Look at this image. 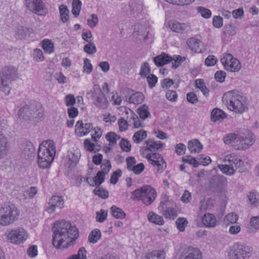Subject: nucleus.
<instances>
[{"label":"nucleus","mask_w":259,"mask_h":259,"mask_svg":"<svg viewBox=\"0 0 259 259\" xmlns=\"http://www.w3.org/2000/svg\"><path fill=\"white\" fill-rule=\"evenodd\" d=\"M9 151L8 138L2 130H0V159H3Z\"/></svg>","instance_id":"nucleus-18"},{"label":"nucleus","mask_w":259,"mask_h":259,"mask_svg":"<svg viewBox=\"0 0 259 259\" xmlns=\"http://www.w3.org/2000/svg\"><path fill=\"white\" fill-rule=\"evenodd\" d=\"M186 60L185 57H182L180 55H174L172 57V61L174 62H172V68L173 69H176L180 66L182 63Z\"/></svg>","instance_id":"nucleus-44"},{"label":"nucleus","mask_w":259,"mask_h":259,"mask_svg":"<svg viewBox=\"0 0 259 259\" xmlns=\"http://www.w3.org/2000/svg\"><path fill=\"white\" fill-rule=\"evenodd\" d=\"M22 154L25 159H31L34 157L35 150L31 142L25 141L22 145Z\"/></svg>","instance_id":"nucleus-19"},{"label":"nucleus","mask_w":259,"mask_h":259,"mask_svg":"<svg viewBox=\"0 0 259 259\" xmlns=\"http://www.w3.org/2000/svg\"><path fill=\"white\" fill-rule=\"evenodd\" d=\"M53 244L57 248H66L79 236L76 227L65 220L56 221L53 225Z\"/></svg>","instance_id":"nucleus-1"},{"label":"nucleus","mask_w":259,"mask_h":259,"mask_svg":"<svg viewBox=\"0 0 259 259\" xmlns=\"http://www.w3.org/2000/svg\"><path fill=\"white\" fill-rule=\"evenodd\" d=\"M26 8L31 12L40 16L48 13L45 4L41 0H25Z\"/></svg>","instance_id":"nucleus-12"},{"label":"nucleus","mask_w":259,"mask_h":259,"mask_svg":"<svg viewBox=\"0 0 259 259\" xmlns=\"http://www.w3.org/2000/svg\"><path fill=\"white\" fill-rule=\"evenodd\" d=\"M107 211L103 209H101L100 211L96 212V221L100 223L104 222L107 219Z\"/></svg>","instance_id":"nucleus-51"},{"label":"nucleus","mask_w":259,"mask_h":259,"mask_svg":"<svg viewBox=\"0 0 259 259\" xmlns=\"http://www.w3.org/2000/svg\"><path fill=\"white\" fill-rule=\"evenodd\" d=\"M147 80L148 81L149 87L150 88H152L155 85L157 82V77L156 75L153 74H150L147 76Z\"/></svg>","instance_id":"nucleus-60"},{"label":"nucleus","mask_w":259,"mask_h":259,"mask_svg":"<svg viewBox=\"0 0 259 259\" xmlns=\"http://www.w3.org/2000/svg\"><path fill=\"white\" fill-rule=\"evenodd\" d=\"M166 97L170 101L176 102L177 100L178 96L176 91L169 90L166 92Z\"/></svg>","instance_id":"nucleus-63"},{"label":"nucleus","mask_w":259,"mask_h":259,"mask_svg":"<svg viewBox=\"0 0 259 259\" xmlns=\"http://www.w3.org/2000/svg\"><path fill=\"white\" fill-rule=\"evenodd\" d=\"M147 137V132L144 130H141L134 134L132 137V140L134 143L139 144L143 140L146 139Z\"/></svg>","instance_id":"nucleus-30"},{"label":"nucleus","mask_w":259,"mask_h":259,"mask_svg":"<svg viewBox=\"0 0 259 259\" xmlns=\"http://www.w3.org/2000/svg\"><path fill=\"white\" fill-rule=\"evenodd\" d=\"M225 160L232 162L236 167H240L243 164L242 160L234 154L227 155L225 157Z\"/></svg>","instance_id":"nucleus-28"},{"label":"nucleus","mask_w":259,"mask_h":259,"mask_svg":"<svg viewBox=\"0 0 259 259\" xmlns=\"http://www.w3.org/2000/svg\"><path fill=\"white\" fill-rule=\"evenodd\" d=\"M101 237V233L100 230L95 229L91 231L88 236V241L90 243L95 244Z\"/></svg>","instance_id":"nucleus-29"},{"label":"nucleus","mask_w":259,"mask_h":259,"mask_svg":"<svg viewBox=\"0 0 259 259\" xmlns=\"http://www.w3.org/2000/svg\"><path fill=\"white\" fill-rule=\"evenodd\" d=\"M120 138L119 136L114 132H109L106 136V139L109 142V145L112 146L116 144L117 141Z\"/></svg>","instance_id":"nucleus-41"},{"label":"nucleus","mask_w":259,"mask_h":259,"mask_svg":"<svg viewBox=\"0 0 259 259\" xmlns=\"http://www.w3.org/2000/svg\"><path fill=\"white\" fill-rule=\"evenodd\" d=\"M226 117L225 113L218 108H214L211 112L210 118L213 122L223 120Z\"/></svg>","instance_id":"nucleus-25"},{"label":"nucleus","mask_w":259,"mask_h":259,"mask_svg":"<svg viewBox=\"0 0 259 259\" xmlns=\"http://www.w3.org/2000/svg\"><path fill=\"white\" fill-rule=\"evenodd\" d=\"M227 253L229 259H248L251 255L250 248L240 243H235L231 246Z\"/></svg>","instance_id":"nucleus-8"},{"label":"nucleus","mask_w":259,"mask_h":259,"mask_svg":"<svg viewBox=\"0 0 259 259\" xmlns=\"http://www.w3.org/2000/svg\"><path fill=\"white\" fill-rule=\"evenodd\" d=\"M238 216L233 213L228 214L225 218L224 221L227 224H234L238 220Z\"/></svg>","instance_id":"nucleus-55"},{"label":"nucleus","mask_w":259,"mask_h":259,"mask_svg":"<svg viewBox=\"0 0 259 259\" xmlns=\"http://www.w3.org/2000/svg\"><path fill=\"white\" fill-rule=\"evenodd\" d=\"M83 70L87 73H90L93 70V66L90 62V61L88 58H85L83 62Z\"/></svg>","instance_id":"nucleus-62"},{"label":"nucleus","mask_w":259,"mask_h":259,"mask_svg":"<svg viewBox=\"0 0 259 259\" xmlns=\"http://www.w3.org/2000/svg\"><path fill=\"white\" fill-rule=\"evenodd\" d=\"M120 147L123 151L128 152L131 150V144L127 139L122 138L120 142Z\"/></svg>","instance_id":"nucleus-49"},{"label":"nucleus","mask_w":259,"mask_h":259,"mask_svg":"<svg viewBox=\"0 0 259 259\" xmlns=\"http://www.w3.org/2000/svg\"><path fill=\"white\" fill-rule=\"evenodd\" d=\"M19 117L25 120L40 118L43 115L42 110L38 104L35 102L26 104L21 107L18 112Z\"/></svg>","instance_id":"nucleus-7"},{"label":"nucleus","mask_w":259,"mask_h":259,"mask_svg":"<svg viewBox=\"0 0 259 259\" xmlns=\"http://www.w3.org/2000/svg\"><path fill=\"white\" fill-rule=\"evenodd\" d=\"M83 51L88 54L93 55L96 53L97 49L95 44L90 41L84 46Z\"/></svg>","instance_id":"nucleus-46"},{"label":"nucleus","mask_w":259,"mask_h":259,"mask_svg":"<svg viewBox=\"0 0 259 259\" xmlns=\"http://www.w3.org/2000/svg\"><path fill=\"white\" fill-rule=\"evenodd\" d=\"M169 26L172 31L177 32H183L190 29L188 24L181 23L177 21H170Z\"/></svg>","instance_id":"nucleus-21"},{"label":"nucleus","mask_w":259,"mask_h":259,"mask_svg":"<svg viewBox=\"0 0 259 259\" xmlns=\"http://www.w3.org/2000/svg\"><path fill=\"white\" fill-rule=\"evenodd\" d=\"M153 61L157 67L162 66L172 61V57L168 54L162 53L160 55L154 57Z\"/></svg>","instance_id":"nucleus-20"},{"label":"nucleus","mask_w":259,"mask_h":259,"mask_svg":"<svg viewBox=\"0 0 259 259\" xmlns=\"http://www.w3.org/2000/svg\"><path fill=\"white\" fill-rule=\"evenodd\" d=\"M56 154L55 144L52 140L44 141L40 144L37 152V164L39 168H49Z\"/></svg>","instance_id":"nucleus-2"},{"label":"nucleus","mask_w":259,"mask_h":259,"mask_svg":"<svg viewBox=\"0 0 259 259\" xmlns=\"http://www.w3.org/2000/svg\"><path fill=\"white\" fill-rule=\"evenodd\" d=\"M236 28L232 24H227L224 27V32L225 34L233 35L236 33Z\"/></svg>","instance_id":"nucleus-54"},{"label":"nucleus","mask_w":259,"mask_h":259,"mask_svg":"<svg viewBox=\"0 0 259 259\" xmlns=\"http://www.w3.org/2000/svg\"><path fill=\"white\" fill-rule=\"evenodd\" d=\"M239 133L236 134L235 133H230L227 135L224 138V143L226 144H230L233 142L238 143Z\"/></svg>","instance_id":"nucleus-37"},{"label":"nucleus","mask_w":259,"mask_h":259,"mask_svg":"<svg viewBox=\"0 0 259 259\" xmlns=\"http://www.w3.org/2000/svg\"><path fill=\"white\" fill-rule=\"evenodd\" d=\"M105 176L103 171H98L96 176L94 178V184H90L91 186H100V185L104 181Z\"/></svg>","instance_id":"nucleus-38"},{"label":"nucleus","mask_w":259,"mask_h":259,"mask_svg":"<svg viewBox=\"0 0 259 259\" xmlns=\"http://www.w3.org/2000/svg\"><path fill=\"white\" fill-rule=\"evenodd\" d=\"M64 205V200L62 197L58 196H53L50 199L48 206L47 207V211L52 213L55 211L56 207L62 208Z\"/></svg>","instance_id":"nucleus-17"},{"label":"nucleus","mask_w":259,"mask_h":259,"mask_svg":"<svg viewBox=\"0 0 259 259\" xmlns=\"http://www.w3.org/2000/svg\"><path fill=\"white\" fill-rule=\"evenodd\" d=\"M163 215L166 219L174 220L177 217V212L174 208L170 207L163 211Z\"/></svg>","instance_id":"nucleus-42"},{"label":"nucleus","mask_w":259,"mask_h":259,"mask_svg":"<svg viewBox=\"0 0 259 259\" xmlns=\"http://www.w3.org/2000/svg\"><path fill=\"white\" fill-rule=\"evenodd\" d=\"M42 47L46 53L51 54L54 52V44L50 39L43 40Z\"/></svg>","instance_id":"nucleus-33"},{"label":"nucleus","mask_w":259,"mask_h":259,"mask_svg":"<svg viewBox=\"0 0 259 259\" xmlns=\"http://www.w3.org/2000/svg\"><path fill=\"white\" fill-rule=\"evenodd\" d=\"M145 147H143L140 149V152L143 156H145L148 151L155 152L162 149L164 144L161 141H155L152 139H148L145 141Z\"/></svg>","instance_id":"nucleus-15"},{"label":"nucleus","mask_w":259,"mask_h":259,"mask_svg":"<svg viewBox=\"0 0 259 259\" xmlns=\"http://www.w3.org/2000/svg\"><path fill=\"white\" fill-rule=\"evenodd\" d=\"M131 119L134 121L133 124L135 128L143 127L142 122L137 115L132 110H130Z\"/></svg>","instance_id":"nucleus-50"},{"label":"nucleus","mask_w":259,"mask_h":259,"mask_svg":"<svg viewBox=\"0 0 259 259\" xmlns=\"http://www.w3.org/2000/svg\"><path fill=\"white\" fill-rule=\"evenodd\" d=\"M156 197L155 190L148 185H145L135 190L132 193V199L141 200L146 205L151 204Z\"/></svg>","instance_id":"nucleus-6"},{"label":"nucleus","mask_w":259,"mask_h":259,"mask_svg":"<svg viewBox=\"0 0 259 259\" xmlns=\"http://www.w3.org/2000/svg\"><path fill=\"white\" fill-rule=\"evenodd\" d=\"M149 162L153 166H157V172L161 173L166 167V164L163 157L158 153L154 152L145 156Z\"/></svg>","instance_id":"nucleus-14"},{"label":"nucleus","mask_w":259,"mask_h":259,"mask_svg":"<svg viewBox=\"0 0 259 259\" xmlns=\"http://www.w3.org/2000/svg\"><path fill=\"white\" fill-rule=\"evenodd\" d=\"M165 1L174 5L184 6L193 3L195 0H165Z\"/></svg>","instance_id":"nucleus-59"},{"label":"nucleus","mask_w":259,"mask_h":259,"mask_svg":"<svg viewBox=\"0 0 259 259\" xmlns=\"http://www.w3.org/2000/svg\"><path fill=\"white\" fill-rule=\"evenodd\" d=\"M188 148L191 153H199L202 150L203 145L198 140L193 139L188 142Z\"/></svg>","instance_id":"nucleus-24"},{"label":"nucleus","mask_w":259,"mask_h":259,"mask_svg":"<svg viewBox=\"0 0 259 259\" xmlns=\"http://www.w3.org/2000/svg\"><path fill=\"white\" fill-rule=\"evenodd\" d=\"M33 56L34 59L37 62L42 61L44 59L42 51L38 49L33 50Z\"/></svg>","instance_id":"nucleus-57"},{"label":"nucleus","mask_w":259,"mask_h":259,"mask_svg":"<svg viewBox=\"0 0 259 259\" xmlns=\"http://www.w3.org/2000/svg\"><path fill=\"white\" fill-rule=\"evenodd\" d=\"M59 10L61 21L63 23L67 22L69 20V11L67 6L62 5L59 7Z\"/></svg>","instance_id":"nucleus-32"},{"label":"nucleus","mask_w":259,"mask_h":259,"mask_svg":"<svg viewBox=\"0 0 259 259\" xmlns=\"http://www.w3.org/2000/svg\"><path fill=\"white\" fill-rule=\"evenodd\" d=\"M197 10L203 18L208 19L211 17V13L209 9L202 7H198Z\"/></svg>","instance_id":"nucleus-53"},{"label":"nucleus","mask_w":259,"mask_h":259,"mask_svg":"<svg viewBox=\"0 0 259 259\" xmlns=\"http://www.w3.org/2000/svg\"><path fill=\"white\" fill-rule=\"evenodd\" d=\"M75 133L78 137H82L93 130V124L91 122L78 120L75 124Z\"/></svg>","instance_id":"nucleus-16"},{"label":"nucleus","mask_w":259,"mask_h":259,"mask_svg":"<svg viewBox=\"0 0 259 259\" xmlns=\"http://www.w3.org/2000/svg\"><path fill=\"white\" fill-rule=\"evenodd\" d=\"M65 102L66 106H72L75 103V98L72 94L67 95L65 98Z\"/></svg>","instance_id":"nucleus-64"},{"label":"nucleus","mask_w":259,"mask_h":259,"mask_svg":"<svg viewBox=\"0 0 259 259\" xmlns=\"http://www.w3.org/2000/svg\"><path fill=\"white\" fill-rule=\"evenodd\" d=\"M237 150H243L248 148L252 145L254 142V136L249 131L244 130L239 133Z\"/></svg>","instance_id":"nucleus-11"},{"label":"nucleus","mask_w":259,"mask_h":259,"mask_svg":"<svg viewBox=\"0 0 259 259\" xmlns=\"http://www.w3.org/2000/svg\"><path fill=\"white\" fill-rule=\"evenodd\" d=\"M200 41L195 38H190L187 41V45L189 48L195 52H199V48Z\"/></svg>","instance_id":"nucleus-35"},{"label":"nucleus","mask_w":259,"mask_h":259,"mask_svg":"<svg viewBox=\"0 0 259 259\" xmlns=\"http://www.w3.org/2000/svg\"><path fill=\"white\" fill-rule=\"evenodd\" d=\"M121 170L118 169L113 172L110 178V183L115 185L117 183L118 178L121 176Z\"/></svg>","instance_id":"nucleus-56"},{"label":"nucleus","mask_w":259,"mask_h":259,"mask_svg":"<svg viewBox=\"0 0 259 259\" xmlns=\"http://www.w3.org/2000/svg\"><path fill=\"white\" fill-rule=\"evenodd\" d=\"M221 62L226 70L231 72H237L241 67L239 61L234 58L231 54H223Z\"/></svg>","instance_id":"nucleus-10"},{"label":"nucleus","mask_w":259,"mask_h":259,"mask_svg":"<svg viewBox=\"0 0 259 259\" xmlns=\"http://www.w3.org/2000/svg\"><path fill=\"white\" fill-rule=\"evenodd\" d=\"M144 99V95L142 93L136 92L130 96L128 102L134 104H139L143 101Z\"/></svg>","instance_id":"nucleus-31"},{"label":"nucleus","mask_w":259,"mask_h":259,"mask_svg":"<svg viewBox=\"0 0 259 259\" xmlns=\"http://www.w3.org/2000/svg\"><path fill=\"white\" fill-rule=\"evenodd\" d=\"M112 215L116 219H123L125 217V213L120 208L113 205L111 207Z\"/></svg>","instance_id":"nucleus-36"},{"label":"nucleus","mask_w":259,"mask_h":259,"mask_svg":"<svg viewBox=\"0 0 259 259\" xmlns=\"http://www.w3.org/2000/svg\"><path fill=\"white\" fill-rule=\"evenodd\" d=\"M94 193L103 199H106L108 197V192L99 186H97V188L94 190Z\"/></svg>","instance_id":"nucleus-47"},{"label":"nucleus","mask_w":259,"mask_h":259,"mask_svg":"<svg viewBox=\"0 0 259 259\" xmlns=\"http://www.w3.org/2000/svg\"><path fill=\"white\" fill-rule=\"evenodd\" d=\"M19 211L13 204H6L0 207V225L7 226L18 220Z\"/></svg>","instance_id":"nucleus-5"},{"label":"nucleus","mask_w":259,"mask_h":259,"mask_svg":"<svg viewBox=\"0 0 259 259\" xmlns=\"http://www.w3.org/2000/svg\"><path fill=\"white\" fill-rule=\"evenodd\" d=\"M67 157L68 159V167L72 169L77 165L80 156L78 154H75L71 152L68 153Z\"/></svg>","instance_id":"nucleus-26"},{"label":"nucleus","mask_w":259,"mask_h":259,"mask_svg":"<svg viewBox=\"0 0 259 259\" xmlns=\"http://www.w3.org/2000/svg\"><path fill=\"white\" fill-rule=\"evenodd\" d=\"M86 97L92 98L94 105L99 109H105L108 107V101L99 84H94L93 90L87 93Z\"/></svg>","instance_id":"nucleus-9"},{"label":"nucleus","mask_w":259,"mask_h":259,"mask_svg":"<svg viewBox=\"0 0 259 259\" xmlns=\"http://www.w3.org/2000/svg\"><path fill=\"white\" fill-rule=\"evenodd\" d=\"M195 84L196 87L201 90L204 96H207L208 95L209 90L206 87L203 79H196L195 80Z\"/></svg>","instance_id":"nucleus-40"},{"label":"nucleus","mask_w":259,"mask_h":259,"mask_svg":"<svg viewBox=\"0 0 259 259\" xmlns=\"http://www.w3.org/2000/svg\"><path fill=\"white\" fill-rule=\"evenodd\" d=\"M98 22V18L97 15L92 14L91 18L88 19V24L91 27H94Z\"/></svg>","instance_id":"nucleus-61"},{"label":"nucleus","mask_w":259,"mask_h":259,"mask_svg":"<svg viewBox=\"0 0 259 259\" xmlns=\"http://www.w3.org/2000/svg\"><path fill=\"white\" fill-rule=\"evenodd\" d=\"M202 222L207 228H214L216 226L217 220L213 214L206 213L202 217Z\"/></svg>","instance_id":"nucleus-23"},{"label":"nucleus","mask_w":259,"mask_h":259,"mask_svg":"<svg viewBox=\"0 0 259 259\" xmlns=\"http://www.w3.org/2000/svg\"><path fill=\"white\" fill-rule=\"evenodd\" d=\"M222 101L228 106V108L237 113H242L247 109L244 97L232 91L226 93L222 97Z\"/></svg>","instance_id":"nucleus-3"},{"label":"nucleus","mask_w":259,"mask_h":259,"mask_svg":"<svg viewBox=\"0 0 259 259\" xmlns=\"http://www.w3.org/2000/svg\"><path fill=\"white\" fill-rule=\"evenodd\" d=\"M138 113L140 118L143 119L148 117V116L150 115V113L148 111V107L145 104L138 108Z\"/></svg>","instance_id":"nucleus-43"},{"label":"nucleus","mask_w":259,"mask_h":259,"mask_svg":"<svg viewBox=\"0 0 259 259\" xmlns=\"http://www.w3.org/2000/svg\"><path fill=\"white\" fill-rule=\"evenodd\" d=\"M18 78L17 69L12 66L5 67L0 71V92L8 95L10 93V85L12 81Z\"/></svg>","instance_id":"nucleus-4"},{"label":"nucleus","mask_w":259,"mask_h":259,"mask_svg":"<svg viewBox=\"0 0 259 259\" xmlns=\"http://www.w3.org/2000/svg\"><path fill=\"white\" fill-rule=\"evenodd\" d=\"M148 219L150 222L158 225L161 226L164 224L162 217L153 211H151L148 213Z\"/></svg>","instance_id":"nucleus-27"},{"label":"nucleus","mask_w":259,"mask_h":259,"mask_svg":"<svg viewBox=\"0 0 259 259\" xmlns=\"http://www.w3.org/2000/svg\"><path fill=\"white\" fill-rule=\"evenodd\" d=\"M150 72V68L148 63L145 62L143 63L141 67L140 75L142 77H146L147 74Z\"/></svg>","instance_id":"nucleus-52"},{"label":"nucleus","mask_w":259,"mask_h":259,"mask_svg":"<svg viewBox=\"0 0 259 259\" xmlns=\"http://www.w3.org/2000/svg\"><path fill=\"white\" fill-rule=\"evenodd\" d=\"M188 223V222L187 220L184 218H179L176 222L177 227L181 232H183L185 230V227L187 225Z\"/></svg>","instance_id":"nucleus-45"},{"label":"nucleus","mask_w":259,"mask_h":259,"mask_svg":"<svg viewBox=\"0 0 259 259\" xmlns=\"http://www.w3.org/2000/svg\"><path fill=\"white\" fill-rule=\"evenodd\" d=\"M101 167L104 175L108 174L111 168V165L109 160H105L104 162L101 164Z\"/></svg>","instance_id":"nucleus-58"},{"label":"nucleus","mask_w":259,"mask_h":259,"mask_svg":"<svg viewBox=\"0 0 259 259\" xmlns=\"http://www.w3.org/2000/svg\"><path fill=\"white\" fill-rule=\"evenodd\" d=\"M6 234L8 240L14 244L22 243L27 238L26 231L23 228L21 227L12 229Z\"/></svg>","instance_id":"nucleus-13"},{"label":"nucleus","mask_w":259,"mask_h":259,"mask_svg":"<svg viewBox=\"0 0 259 259\" xmlns=\"http://www.w3.org/2000/svg\"><path fill=\"white\" fill-rule=\"evenodd\" d=\"M72 13L75 17L79 16L81 10V2L79 0H73Z\"/></svg>","instance_id":"nucleus-39"},{"label":"nucleus","mask_w":259,"mask_h":259,"mask_svg":"<svg viewBox=\"0 0 259 259\" xmlns=\"http://www.w3.org/2000/svg\"><path fill=\"white\" fill-rule=\"evenodd\" d=\"M219 167L223 173L229 176L232 175L234 172L233 167L227 164H220Z\"/></svg>","instance_id":"nucleus-48"},{"label":"nucleus","mask_w":259,"mask_h":259,"mask_svg":"<svg viewBox=\"0 0 259 259\" xmlns=\"http://www.w3.org/2000/svg\"><path fill=\"white\" fill-rule=\"evenodd\" d=\"M201 257V254L199 249L189 247L188 251L182 255L180 259H200Z\"/></svg>","instance_id":"nucleus-22"},{"label":"nucleus","mask_w":259,"mask_h":259,"mask_svg":"<svg viewBox=\"0 0 259 259\" xmlns=\"http://www.w3.org/2000/svg\"><path fill=\"white\" fill-rule=\"evenodd\" d=\"M165 252L163 250H155L148 253L146 259H164Z\"/></svg>","instance_id":"nucleus-34"}]
</instances>
